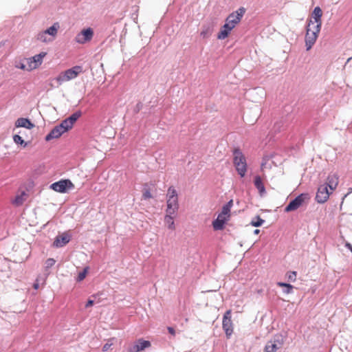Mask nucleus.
Returning <instances> with one entry per match:
<instances>
[{"label": "nucleus", "instance_id": "nucleus-1", "mask_svg": "<svg viewBox=\"0 0 352 352\" xmlns=\"http://www.w3.org/2000/svg\"><path fill=\"white\" fill-rule=\"evenodd\" d=\"M233 164L240 177H245L248 170L247 161L245 155L239 148H236L233 151Z\"/></svg>", "mask_w": 352, "mask_h": 352}, {"label": "nucleus", "instance_id": "nucleus-2", "mask_svg": "<svg viewBox=\"0 0 352 352\" xmlns=\"http://www.w3.org/2000/svg\"><path fill=\"white\" fill-rule=\"evenodd\" d=\"M320 28H321L319 27V25H315L313 23V20L310 19L309 21L305 34V45L307 51L311 50L316 43L318 34L320 31Z\"/></svg>", "mask_w": 352, "mask_h": 352}, {"label": "nucleus", "instance_id": "nucleus-3", "mask_svg": "<svg viewBox=\"0 0 352 352\" xmlns=\"http://www.w3.org/2000/svg\"><path fill=\"white\" fill-rule=\"evenodd\" d=\"M166 206V212L177 214L179 209L178 195L173 186L169 187L167 191Z\"/></svg>", "mask_w": 352, "mask_h": 352}, {"label": "nucleus", "instance_id": "nucleus-4", "mask_svg": "<svg viewBox=\"0 0 352 352\" xmlns=\"http://www.w3.org/2000/svg\"><path fill=\"white\" fill-rule=\"evenodd\" d=\"M82 67L76 65L60 73L54 80L58 85H60L65 82L76 78L80 74L82 73Z\"/></svg>", "mask_w": 352, "mask_h": 352}, {"label": "nucleus", "instance_id": "nucleus-5", "mask_svg": "<svg viewBox=\"0 0 352 352\" xmlns=\"http://www.w3.org/2000/svg\"><path fill=\"white\" fill-rule=\"evenodd\" d=\"M46 52H41L32 57L25 58L27 71H32L38 68L43 63V58L46 56Z\"/></svg>", "mask_w": 352, "mask_h": 352}, {"label": "nucleus", "instance_id": "nucleus-6", "mask_svg": "<svg viewBox=\"0 0 352 352\" xmlns=\"http://www.w3.org/2000/svg\"><path fill=\"white\" fill-rule=\"evenodd\" d=\"M307 199H309L308 194L302 193L299 195L294 200L289 202V204L285 207V211L289 212L296 210L302 206L304 202Z\"/></svg>", "mask_w": 352, "mask_h": 352}, {"label": "nucleus", "instance_id": "nucleus-7", "mask_svg": "<svg viewBox=\"0 0 352 352\" xmlns=\"http://www.w3.org/2000/svg\"><path fill=\"white\" fill-rule=\"evenodd\" d=\"M245 10L243 8L238 9L236 11L233 12L226 19V23L228 24L232 29H234L237 24L240 23L241 19L245 14Z\"/></svg>", "mask_w": 352, "mask_h": 352}, {"label": "nucleus", "instance_id": "nucleus-8", "mask_svg": "<svg viewBox=\"0 0 352 352\" xmlns=\"http://www.w3.org/2000/svg\"><path fill=\"white\" fill-rule=\"evenodd\" d=\"M222 327L227 338H230L233 333V323L231 319V310H228L223 315L222 321Z\"/></svg>", "mask_w": 352, "mask_h": 352}, {"label": "nucleus", "instance_id": "nucleus-9", "mask_svg": "<svg viewBox=\"0 0 352 352\" xmlns=\"http://www.w3.org/2000/svg\"><path fill=\"white\" fill-rule=\"evenodd\" d=\"M151 346L150 341L140 338L132 343L128 348V352H142Z\"/></svg>", "mask_w": 352, "mask_h": 352}, {"label": "nucleus", "instance_id": "nucleus-10", "mask_svg": "<svg viewBox=\"0 0 352 352\" xmlns=\"http://www.w3.org/2000/svg\"><path fill=\"white\" fill-rule=\"evenodd\" d=\"M74 187V184L69 179H62L53 183L50 188L56 192L64 193L67 189H71Z\"/></svg>", "mask_w": 352, "mask_h": 352}, {"label": "nucleus", "instance_id": "nucleus-11", "mask_svg": "<svg viewBox=\"0 0 352 352\" xmlns=\"http://www.w3.org/2000/svg\"><path fill=\"white\" fill-rule=\"evenodd\" d=\"M93 36V30L91 28H88L82 30L80 33H78L75 38V41L78 43L84 44L90 41L92 39Z\"/></svg>", "mask_w": 352, "mask_h": 352}, {"label": "nucleus", "instance_id": "nucleus-12", "mask_svg": "<svg viewBox=\"0 0 352 352\" xmlns=\"http://www.w3.org/2000/svg\"><path fill=\"white\" fill-rule=\"evenodd\" d=\"M329 194L327 186H320L318 189L316 199L318 203H324L328 199Z\"/></svg>", "mask_w": 352, "mask_h": 352}, {"label": "nucleus", "instance_id": "nucleus-13", "mask_svg": "<svg viewBox=\"0 0 352 352\" xmlns=\"http://www.w3.org/2000/svg\"><path fill=\"white\" fill-rule=\"evenodd\" d=\"M64 133H65L60 125L56 126L49 134L45 137L46 141H50L53 139L60 138Z\"/></svg>", "mask_w": 352, "mask_h": 352}, {"label": "nucleus", "instance_id": "nucleus-14", "mask_svg": "<svg viewBox=\"0 0 352 352\" xmlns=\"http://www.w3.org/2000/svg\"><path fill=\"white\" fill-rule=\"evenodd\" d=\"M69 241V236L67 234H63L62 235L56 236L53 243V245L56 248L63 247L68 243Z\"/></svg>", "mask_w": 352, "mask_h": 352}, {"label": "nucleus", "instance_id": "nucleus-15", "mask_svg": "<svg viewBox=\"0 0 352 352\" xmlns=\"http://www.w3.org/2000/svg\"><path fill=\"white\" fill-rule=\"evenodd\" d=\"M15 126L32 129L34 127V124L28 118H20L16 120Z\"/></svg>", "mask_w": 352, "mask_h": 352}, {"label": "nucleus", "instance_id": "nucleus-16", "mask_svg": "<svg viewBox=\"0 0 352 352\" xmlns=\"http://www.w3.org/2000/svg\"><path fill=\"white\" fill-rule=\"evenodd\" d=\"M322 11L321 8L318 6L316 7L312 12V17L314 19L313 23L315 25H319V27L321 28L322 25Z\"/></svg>", "mask_w": 352, "mask_h": 352}, {"label": "nucleus", "instance_id": "nucleus-17", "mask_svg": "<svg viewBox=\"0 0 352 352\" xmlns=\"http://www.w3.org/2000/svg\"><path fill=\"white\" fill-rule=\"evenodd\" d=\"M232 30L233 29L232 27L225 23L217 34V38L219 40H223L226 38Z\"/></svg>", "mask_w": 352, "mask_h": 352}, {"label": "nucleus", "instance_id": "nucleus-18", "mask_svg": "<svg viewBox=\"0 0 352 352\" xmlns=\"http://www.w3.org/2000/svg\"><path fill=\"white\" fill-rule=\"evenodd\" d=\"M177 214H169L166 212V215L164 217V223L167 226V228L170 230H175V225L174 222V218Z\"/></svg>", "mask_w": 352, "mask_h": 352}, {"label": "nucleus", "instance_id": "nucleus-19", "mask_svg": "<svg viewBox=\"0 0 352 352\" xmlns=\"http://www.w3.org/2000/svg\"><path fill=\"white\" fill-rule=\"evenodd\" d=\"M338 184V177L336 174H331L327 177V186H328L331 191L335 190Z\"/></svg>", "mask_w": 352, "mask_h": 352}, {"label": "nucleus", "instance_id": "nucleus-20", "mask_svg": "<svg viewBox=\"0 0 352 352\" xmlns=\"http://www.w3.org/2000/svg\"><path fill=\"white\" fill-rule=\"evenodd\" d=\"M254 184L255 187L258 189L261 196L265 193V188L260 176L257 175L254 177Z\"/></svg>", "mask_w": 352, "mask_h": 352}, {"label": "nucleus", "instance_id": "nucleus-21", "mask_svg": "<svg viewBox=\"0 0 352 352\" xmlns=\"http://www.w3.org/2000/svg\"><path fill=\"white\" fill-rule=\"evenodd\" d=\"M59 24L58 23H55L52 26H51L44 32L45 33H46V34H47L50 37H52L53 40H54L57 34L58 30L59 29Z\"/></svg>", "mask_w": 352, "mask_h": 352}, {"label": "nucleus", "instance_id": "nucleus-22", "mask_svg": "<svg viewBox=\"0 0 352 352\" xmlns=\"http://www.w3.org/2000/svg\"><path fill=\"white\" fill-rule=\"evenodd\" d=\"M25 195H26L24 192H22L21 194L17 195L15 197V198L12 200V204H14V206H16L22 205L25 200Z\"/></svg>", "mask_w": 352, "mask_h": 352}, {"label": "nucleus", "instance_id": "nucleus-23", "mask_svg": "<svg viewBox=\"0 0 352 352\" xmlns=\"http://www.w3.org/2000/svg\"><path fill=\"white\" fill-rule=\"evenodd\" d=\"M278 346L274 341H269L265 346L263 352H276Z\"/></svg>", "mask_w": 352, "mask_h": 352}, {"label": "nucleus", "instance_id": "nucleus-24", "mask_svg": "<svg viewBox=\"0 0 352 352\" xmlns=\"http://www.w3.org/2000/svg\"><path fill=\"white\" fill-rule=\"evenodd\" d=\"M37 40L43 43H49L54 41L52 37L49 36L43 31L38 34Z\"/></svg>", "mask_w": 352, "mask_h": 352}, {"label": "nucleus", "instance_id": "nucleus-25", "mask_svg": "<svg viewBox=\"0 0 352 352\" xmlns=\"http://www.w3.org/2000/svg\"><path fill=\"white\" fill-rule=\"evenodd\" d=\"M226 223V222H225L223 220L217 218V219L212 222V226H213L214 230H223Z\"/></svg>", "mask_w": 352, "mask_h": 352}, {"label": "nucleus", "instance_id": "nucleus-26", "mask_svg": "<svg viewBox=\"0 0 352 352\" xmlns=\"http://www.w3.org/2000/svg\"><path fill=\"white\" fill-rule=\"evenodd\" d=\"M233 205V201L230 200L226 205H224L222 208L221 213L227 217H230V209Z\"/></svg>", "mask_w": 352, "mask_h": 352}, {"label": "nucleus", "instance_id": "nucleus-27", "mask_svg": "<svg viewBox=\"0 0 352 352\" xmlns=\"http://www.w3.org/2000/svg\"><path fill=\"white\" fill-rule=\"evenodd\" d=\"M59 125L65 132L71 129L74 126L73 123L68 118L64 120Z\"/></svg>", "mask_w": 352, "mask_h": 352}, {"label": "nucleus", "instance_id": "nucleus-28", "mask_svg": "<svg viewBox=\"0 0 352 352\" xmlns=\"http://www.w3.org/2000/svg\"><path fill=\"white\" fill-rule=\"evenodd\" d=\"M13 140L16 144H20L24 148L28 145V143L25 142L19 135H14L13 136Z\"/></svg>", "mask_w": 352, "mask_h": 352}, {"label": "nucleus", "instance_id": "nucleus-29", "mask_svg": "<svg viewBox=\"0 0 352 352\" xmlns=\"http://www.w3.org/2000/svg\"><path fill=\"white\" fill-rule=\"evenodd\" d=\"M88 271H89V267H85L83 269L82 272L78 273V276L76 278V280L78 282H80V281L83 280L85 278V277L88 273Z\"/></svg>", "mask_w": 352, "mask_h": 352}, {"label": "nucleus", "instance_id": "nucleus-30", "mask_svg": "<svg viewBox=\"0 0 352 352\" xmlns=\"http://www.w3.org/2000/svg\"><path fill=\"white\" fill-rule=\"evenodd\" d=\"M212 32V30L210 27L204 28L200 32L201 36L204 38H208Z\"/></svg>", "mask_w": 352, "mask_h": 352}, {"label": "nucleus", "instance_id": "nucleus-31", "mask_svg": "<svg viewBox=\"0 0 352 352\" xmlns=\"http://www.w3.org/2000/svg\"><path fill=\"white\" fill-rule=\"evenodd\" d=\"M277 285L280 287H287V289L285 290V293L286 294H290L292 292V289L294 288L293 285L289 284V283H282V282H278L277 283Z\"/></svg>", "mask_w": 352, "mask_h": 352}, {"label": "nucleus", "instance_id": "nucleus-32", "mask_svg": "<svg viewBox=\"0 0 352 352\" xmlns=\"http://www.w3.org/2000/svg\"><path fill=\"white\" fill-rule=\"evenodd\" d=\"M264 223V220L260 217V216H256V219H253L250 224L254 227H259Z\"/></svg>", "mask_w": 352, "mask_h": 352}, {"label": "nucleus", "instance_id": "nucleus-33", "mask_svg": "<svg viewBox=\"0 0 352 352\" xmlns=\"http://www.w3.org/2000/svg\"><path fill=\"white\" fill-rule=\"evenodd\" d=\"M81 116V112L80 111H76L74 113H73L72 116H70L68 119L74 124V123L76 122V120Z\"/></svg>", "mask_w": 352, "mask_h": 352}, {"label": "nucleus", "instance_id": "nucleus-34", "mask_svg": "<svg viewBox=\"0 0 352 352\" xmlns=\"http://www.w3.org/2000/svg\"><path fill=\"white\" fill-rule=\"evenodd\" d=\"M287 276L289 281L294 282L296 280L297 274L296 272L292 271L287 272Z\"/></svg>", "mask_w": 352, "mask_h": 352}, {"label": "nucleus", "instance_id": "nucleus-35", "mask_svg": "<svg viewBox=\"0 0 352 352\" xmlns=\"http://www.w3.org/2000/svg\"><path fill=\"white\" fill-rule=\"evenodd\" d=\"M56 263V261L54 258H50L47 259L45 263V267L46 269H49L52 267Z\"/></svg>", "mask_w": 352, "mask_h": 352}, {"label": "nucleus", "instance_id": "nucleus-36", "mask_svg": "<svg viewBox=\"0 0 352 352\" xmlns=\"http://www.w3.org/2000/svg\"><path fill=\"white\" fill-rule=\"evenodd\" d=\"M142 197L144 199H151L153 195H151L148 189H144L143 191Z\"/></svg>", "mask_w": 352, "mask_h": 352}, {"label": "nucleus", "instance_id": "nucleus-37", "mask_svg": "<svg viewBox=\"0 0 352 352\" xmlns=\"http://www.w3.org/2000/svg\"><path fill=\"white\" fill-rule=\"evenodd\" d=\"M143 104L141 102H139L136 104L135 107H134L133 111L135 113H138L142 108Z\"/></svg>", "mask_w": 352, "mask_h": 352}, {"label": "nucleus", "instance_id": "nucleus-38", "mask_svg": "<svg viewBox=\"0 0 352 352\" xmlns=\"http://www.w3.org/2000/svg\"><path fill=\"white\" fill-rule=\"evenodd\" d=\"M16 67H17L19 69H23V70H26L27 71L26 64H25V60H23V62L18 63L16 65Z\"/></svg>", "mask_w": 352, "mask_h": 352}, {"label": "nucleus", "instance_id": "nucleus-39", "mask_svg": "<svg viewBox=\"0 0 352 352\" xmlns=\"http://www.w3.org/2000/svg\"><path fill=\"white\" fill-rule=\"evenodd\" d=\"M217 218H219V219H220L221 220H223L225 222H227L229 220V219H230L229 217H227L226 215H224V214H223L221 212L219 214Z\"/></svg>", "mask_w": 352, "mask_h": 352}, {"label": "nucleus", "instance_id": "nucleus-40", "mask_svg": "<svg viewBox=\"0 0 352 352\" xmlns=\"http://www.w3.org/2000/svg\"><path fill=\"white\" fill-rule=\"evenodd\" d=\"M112 345V343H106L103 346H102V351L104 352L107 351L110 347Z\"/></svg>", "mask_w": 352, "mask_h": 352}, {"label": "nucleus", "instance_id": "nucleus-41", "mask_svg": "<svg viewBox=\"0 0 352 352\" xmlns=\"http://www.w3.org/2000/svg\"><path fill=\"white\" fill-rule=\"evenodd\" d=\"M94 300H88V301L87 302V303L85 305V307L87 308V307H91V306L94 305Z\"/></svg>", "mask_w": 352, "mask_h": 352}, {"label": "nucleus", "instance_id": "nucleus-42", "mask_svg": "<svg viewBox=\"0 0 352 352\" xmlns=\"http://www.w3.org/2000/svg\"><path fill=\"white\" fill-rule=\"evenodd\" d=\"M167 330H168V333H170L171 335H173V336L175 335V331L173 327H168L167 328Z\"/></svg>", "mask_w": 352, "mask_h": 352}, {"label": "nucleus", "instance_id": "nucleus-43", "mask_svg": "<svg viewBox=\"0 0 352 352\" xmlns=\"http://www.w3.org/2000/svg\"><path fill=\"white\" fill-rule=\"evenodd\" d=\"M33 287H34V289H38V287H39V283H38V279H37V280H36V282L34 283V285H33Z\"/></svg>", "mask_w": 352, "mask_h": 352}, {"label": "nucleus", "instance_id": "nucleus-44", "mask_svg": "<svg viewBox=\"0 0 352 352\" xmlns=\"http://www.w3.org/2000/svg\"><path fill=\"white\" fill-rule=\"evenodd\" d=\"M346 246L352 252V245L350 243H346Z\"/></svg>", "mask_w": 352, "mask_h": 352}, {"label": "nucleus", "instance_id": "nucleus-45", "mask_svg": "<svg viewBox=\"0 0 352 352\" xmlns=\"http://www.w3.org/2000/svg\"><path fill=\"white\" fill-rule=\"evenodd\" d=\"M259 232H260V230H259L258 229H256V230L254 231V233L255 234H259Z\"/></svg>", "mask_w": 352, "mask_h": 352}, {"label": "nucleus", "instance_id": "nucleus-46", "mask_svg": "<svg viewBox=\"0 0 352 352\" xmlns=\"http://www.w3.org/2000/svg\"><path fill=\"white\" fill-rule=\"evenodd\" d=\"M351 59H352V57L349 58H348V60H347V61L349 62V61L350 60H351Z\"/></svg>", "mask_w": 352, "mask_h": 352}]
</instances>
